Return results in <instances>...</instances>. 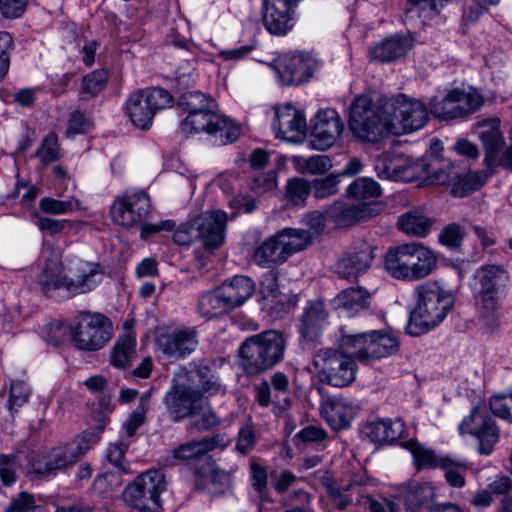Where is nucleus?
Here are the masks:
<instances>
[{
	"label": "nucleus",
	"instance_id": "1",
	"mask_svg": "<svg viewBox=\"0 0 512 512\" xmlns=\"http://www.w3.org/2000/svg\"><path fill=\"white\" fill-rule=\"evenodd\" d=\"M428 121L426 106L404 94L360 95L351 105L349 128L362 141L377 143L389 134L400 135L422 128Z\"/></svg>",
	"mask_w": 512,
	"mask_h": 512
},
{
	"label": "nucleus",
	"instance_id": "2",
	"mask_svg": "<svg viewBox=\"0 0 512 512\" xmlns=\"http://www.w3.org/2000/svg\"><path fill=\"white\" fill-rule=\"evenodd\" d=\"M340 349L350 357L338 355L331 348L317 352L314 365L319 369L317 379L320 384H351L356 376V363L372 362L396 355L400 349L398 338L386 330H371L357 334L342 333Z\"/></svg>",
	"mask_w": 512,
	"mask_h": 512
},
{
	"label": "nucleus",
	"instance_id": "3",
	"mask_svg": "<svg viewBox=\"0 0 512 512\" xmlns=\"http://www.w3.org/2000/svg\"><path fill=\"white\" fill-rule=\"evenodd\" d=\"M384 266L394 279L412 282L430 276L438 267V257L422 243L410 242L390 248Z\"/></svg>",
	"mask_w": 512,
	"mask_h": 512
},
{
	"label": "nucleus",
	"instance_id": "4",
	"mask_svg": "<svg viewBox=\"0 0 512 512\" xmlns=\"http://www.w3.org/2000/svg\"><path fill=\"white\" fill-rule=\"evenodd\" d=\"M417 304L410 313L407 334L421 336L437 326L453 307L452 294L433 282H425L415 289Z\"/></svg>",
	"mask_w": 512,
	"mask_h": 512
},
{
	"label": "nucleus",
	"instance_id": "5",
	"mask_svg": "<svg viewBox=\"0 0 512 512\" xmlns=\"http://www.w3.org/2000/svg\"><path fill=\"white\" fill-rule=\"evenodd\" d=\"M285 339L276 330L264 331L247 338L239 348L240 365L248 375L260 374L282 360Z\"/></svg>",
	"mask_w": 512,
	"mask_h": 512
},
{
	"label": "nucleus",
	"instance_id": "6",
	"mask_svg": "<svg viewBox=\"0 0 512 512\" xmlns=\"http://www.w3.org/2000/svg\"><path fill=\"white\" fill-rule=\"evenodd\" d=\"M63 269L56 271L41 270L38 284L41 291L49 295L58 289H65L72 294H82L91 291L99 282L100 270L95 263L79 261L64 275Z\"/></svg>",
	"mask_w": 512,
	"mask_h": 512
},
{
	"label": "nucleus",
	"instance_id": "7",
	"mask_svg": "<svg viewBox=\"0 0 512 512\" xmlns=\"http://www.w3.org/2000/svg\"><path fill=\"white\" fill-rule=\"evenodd\" d=\"M165 490V475L160 470H152L136 477L122 496L126 503L142 512H159L160 495Z\"/></svg>",
	"mask_w": 512,
	"mask_h": 512
},
{
	"label": "nucleus",
	"instance_id": "8",
	"mask_svg": "<svg viewBox=\"0 0 512 512\" xmlns=\"http://www.w3.org/2000/svg\"><path fill=\"white\" fill-rule=\"evenodd\" d=\"M75 346L85 351L103 348L112 338V323L101 313H81L71 328Z\"/></svg>",
	"mask_w": 512,
	"mask_h": 512
},
{
	"label": "nucleus",
	"instance_id": "9",
	"mask_svg": "<svg viewBox=\"0 0 512 512\" xmlns=\"http://www.w3.org/2000/svg\"><path fill=\"white\" fill-rule=\"evenodd\" d=\"M172 95L163 88H152L132 93L126 109L132 123L140 129H148L158 110L171 107Z\"/></svg>",
	"mask_w": 512,
	"mask_h": 512
},
{
	"label": "nucleus",
	"instance_id": "10",
	"mask_svg": "<svg viewBox=\"0 0 512 512\" xmlns=\"http://www.w3.org/2000/svg\"><path fill=\"white\" fill-rule=\"evenodd\" d=\"M180 131L185 135L206 132L219 134L228 142H234L240 135V128L232 120L214 110V106L189 113L181 121Z\"/></svg>",
	"mask_w": 512,
	"mask_h": 512
},
{
	"label": "nucleus",
	"instance_id": "11",
	"mask_svg": "<svg viewBox=\"0 0 512 512\" xmlns=\"http://www.w3.org/2000/svg\"><path fill=\"white\" fill-rule=\"evenodd\" d=\"M504 271L499 266L490 265L476 271L477 306L487 324H493L498 314L501 279Z\"/></svg>",
	"mask_w": 512,
	"mask_h": 512
},
{
	"label": "nucleus",
	"instance_id": "12",
	"mask_svg": "<svg viewBox=\"0 0 512 512\" xmlns=\"http://www.w3.org/2000/svg\"><path fill=\"white\" fill-rule=\"evenodd\" d=\"M151 201L144 191H126L118 196L110 209L112 221L123 227L141 224L150 214Z\"/></svg>",
	"mask_w": 512,
	"mask_h": 512
},
{
	"label": "nucleus",
	"instance_id": "13",
	"mask_svg": "<svg viewBox=\"0 0 512 512\" xmlns=\"http://www.w3.org/2000/svg\"><path fill=\"white\" fill-rule=\"evenodd\" d=\"M97 442V436L84 432L72 441L59 445L50 450L46 456L44 470L38 473H52L74 465Z\"/></svg>",
	"mask_w": 512,
	"mask_h": 512
},
{
	"label": "nucleus",
	"instance_id": "14",
	"mask_svg": "<svg viewBox=\"0 0 512 512\" xmlns=\"http://www.w3.org/2000/svg\"><path fill=\"white\" fill-rule=\"evenodd\" d=\"M463 433H469L479 441V452L489 455L499 439V431L495 422L488 415L486 404L476 405L470 415L460 425Z\"/></svg>",
	"mask_w": 512,
	"mask_h": 512
},
{
	"label": "nucleus",
	"instance_id": "15",
	"mask_svg": "<svg viewBox=\"0 0 512 512\" xmlns=\"http://www.w3.org/2000/svg\"><path fill=\"white\" fill-rule=\"evenodd\" d=\"M207 389L199 386H172L167 392L164 402L168 413L174 421H180L198 408Z\"/></svg>",
	"mask_w": 512,
	"mask_h": 512
},
{
	"label": "nucleus",
	"instance_id": "16",
	"mask_svg": "<svg viewBox=\"0 0 512 512\" xmlns=\"http://www.w3.org/2000/svg\"><path fill=\"white\" fill-rule=\"evenodd\" d=\"M343 129L344 124L336 110L319 111L312 120L311 147L320 151L327 150L340 137Z\"/></svg>",
	"mask_w": 512,
	"mask_h": 512
},
{
	"label": "nucleus",
	"instance_id": "17",
	"mask_svg": "<svg viewBox=\"0 0 512 512\" xmlns=\"http://www.w3.org/2000/svg\"><path fill=\"white\" fill-rule=\"evenodd\" d=\"M376 247L367 241L359 242L335 263V273L342 279H355L371 267Z\"/></svg>",
	"mask_w": 512,
	"mask_h": 512
},
{
	"label": "nucleus",
	"instance_id": "18",
	"mask_svg": "<svg viewBox=\"0 0 512 512\" xmlns=\"http://www.w3.org/2000/svg\"><path fill=\"white\" fill-rule=\"evenodd\" d=\"M301 0H265L263 24L274 35H285L294 26V14Z\"/></svg>",
	"mask_w": 512,
	"mask_h": 512
},
{
	"label": "nucleus",
	"instance_id": "19",
	"mask_svg": "<svg viewBox=\"0 0 512 512\" xmlns=\"http://www.w3.org/2000/svg\"><path fill=\"white\" fill-rule=\"evenodd\" d=\"M226 221L222 211H206L191 220L198 241L207 249H216L223 243Z\"/></svg>",
	"mask_w": 512,
	"mask_h": 512
},
{
	"label": "nucleus",
	"instance_id": "20",
	"mask_svg": "<svg viewBox=\"0 0 512 512\" xmlns=\"http://www.w3.org/2000/svg\"><path fill=\"white\" fill-rule=\"evenodd\" d=\"M379 211V204L374 201L348 204L339 200L325 209V215L338 226L349 227L359 221L376 216Z\"/></svg>",
	"mask_w": 512,
	"mask_h": 512
},
{
	"label": "nucleus",
	"instance_id": "21",
	"mask_svg": "<svg viewBox=\"0 0 512 512\" xmlns=\"http://www.w3.org/2000/svg\"><path fill=\"white\" fill-rule=\"evenodd\" d=\"M273 128L278 138L291 142L299 141L307 131L305 115L290 104L278 107Z\"/></svg>",
	"mask_w": 512,
	"mask_h": 512
},
{
	"label": "nucleus",
	"instance_id": "22",
	"mask_svg": "<svg viewBox=\"0 0 512 512\" xmlns=\"http://www.w3.org/2000/svg\"><path fill=\"white\" fill-rule=\"evenodd\" d=\"M358 412V406L341 396L328 397L321 405V415L335 431L350 426Z\"/></svg>",
	"mask_w": 512,
	"mask_h": 512
},
{
	"label": "nucleus",
	"instance_id": "23",
	"mask_svg": "<svg viewBox=\"0 0 512 512\" xmlns=\"http://www.w3.org/2000/svg\"><path fill=\"white\" fill-rule=\"evenodd\" d=\"M195 329H183L161 335L157 340L159 350L169 358L180 359L191 354L197 347Z\"/></svg>",
	"mask_w": 512,
	"mask_h": 512
},
{
	"label": "nucleus",
	"instance_id": "24",
	"mask_svg": "<svg viewBox=\"0 0 512 512\" xmlns=\"http://www.w3.org/2000/svg\"><path fill=\"white\" fill-rule=\"evenodd\" d=\"M329 313L321 300L309 301L299 318V332L306 341L315 342L328 322Z\"/></svg>",
	"mask_w": 512,
	"mask_h": 512
},
{
	"label": "nucleus",
	"instance_id": "25",
	"mask_svg": "<svg viewBox=\"0 0 512 512\" xmlns=\"http://www.w3.org/2000/svg\"><path fill=\"white\" fill-rule=\"evenodd\" d=\"M481 128L479 137L485 150L484 162L487 169H493L500 160L504 137L499 128V121L496 119L482 123Z\"/></svg>",
	"mask_w": 512,
	"mask_h": 512
},
{
	"label": "nucleus",
	"instance_id": "26",
	"mask_svg": "<svg viewBox=\"0 0 512 512\" xmlns=\"http://www.w3.org/2000/svg\"><path fill=\"white\" fill-rule=\"evenodd\" d=\"M277 70L285 85L302 83L312 74L310 64L302 54L286 55L278 63Z\"/></svg>",
	"mask_w": 512,
	"mask_h": 512
},
{
	"label": "nucleus",
	"instance_id": "27",
	"mask_svg": "<svg viewBox=\"0 0 512 512\" xmlns=\"http://www.w3.org/2000/svg\"><path fill=\"white\" fill-rule=\"evenodd\" d=\"M231 310L243 305L254 293L255 283L247 276L238 275L220 287Z\"/></svg>",
	"mask_w": 512,
	"mask_h": 512
},
{
	"label": "nucleus",
	"instance_id": "28",
	"mask_svg": "<svg viewBox=\"0 0 512 512\" xmlns=\"http://www.w3.org/2000/svg\"><path fill=\"white\" fill-rule=\"evenodd\" d=\"M254 258L257 263L267 267L282 264L288 259L287 252L282 245V240L278 232L263 241L256 248Z\"/></svg>",
	"mask_w": 512,
	"mask_h": 512
},
{
	"label": "nucleus",
	"instance_id": "29",
	"mask_svg": "<svg viewBox=\"0 0 512 512\" xmlns=\"http://www.w3.org/2000/svg\"><path fill=\"white\" fill-rule=\"evenodd\" d=\"M410 48L411 44L407 38L394 36L374 46L370 54L373 59L380 62H391L404 56Z\"/></svg>",
	"mask_w": 512,
	"mask_h": 512
},
{
	"label": "nucleus",
	"instance_id": "30",
	"mask_svg": "<svg viewBox=\"0 0 512 512\" xmlns=\"http://www.w3.org/2000/svg\"><path fill=\"white\" fill-rule=\"evenodd\" d=\"M370 297V292L363 287H349L335 297L334 305L348 314H354L368 307Z\"/></svg>",
	"mask_w": 512,
	"mask_h": 512
},
{
	"label": "nucleus",
	"instance_id": "31",
	"mask_svg": "<svg viewBox=\"0 0 512 512\" xmlns=\"http://www.w3.org/2000/svg\"><path fill=\"white\" fill-rule=\"evenodd\" d=\"M215 444L216 442L213 438L187 442L174 448L172 456L173 459L186 463L203 459V466H205L206 458H208L207 453L214 449Z\"/></svg>",
	"mask_w": 512,
	"mask_h": 512
},
{
	"label": "nucleus",
	"instance_id": "32",
	"mask_svg": "<svg viewBox=\"0 0 512 512\" xmlns=\"http://www.w3.org/2000/svg\"><path fill=\"white\" fill-rule=\"evenodd\" d=\"M433 225V220L421 210H412L398 219V226L407 235L425 237Z\"/></svg>",
	"mask_w": 512,
	"mask_h": 512
},
{
	"label": "nucleus",
	"instance_id": "33",
	"mask_svg": "<svg viewBox=\"0 0 512 512\" xmlns=\"http://www.w3.org/2000/svg\"><path fill=\"white\" fill-rule=\"evenodd\" d=\"M198 311L204 318L212 319L231 311V309L219 287L199 298Z\"/></svg>",
	"mask_w": 512,
	"mask_h": 512
},
{
	"label": "nucleus",
	"instance_id": "34",
	"mask_svg": "<svg viewBox=\"0 0 512 512\" xmlns=\"http://www.w3.org/2000/svg\"><path fill=\"white\" fill-rule=\"evenodd\" d=\"M491 174L492 171H470L461 175L456 173L451 193L457 197L467 196L480 189L487 182Z\"/></svg>",
	"mask_w": 512,
	"mask_h": 512
},
{
	"label": "nucleus",
	"instance_id": "35",
	"mask_svg": "<svg viewBox=\"0 0 512 512\" xmlns=\"http://www.w3.org/2000/svg\"><path fill=\"white\" fill-rule=\"evenodd\" d=\"M423 166L422 174L426 175L430 183L444 185L456 177L454 166L449 162H441L436 157L424 160Z\"/></svg>",
	"mask_w": 512,
	"mask_h": 512
},
{
	"label": "nucleus",
	"instance_id": "36",
	"mask_svg": "<svg viewBox=\"0 0 512 512\" xmlns=\"http://www.w3.org/2000/svg\"><path fill=\"white\" fill-rule=\"evenodd\" d=\"M234 471V469H231L230 471L223 470L215 465L211 458H206V465L201 468H195L194 474L196 477H202L205 474H209L211 483L215 486V492L223 493L231 487L232 474Z\"/></svg>",
	"mask_w": 512,
	"mask_h": 512
},
{
	"label": "nucleus",
	"instance_id": "37",
	"mask_svg": "<svg viewBox=\"0 0 512 512\" xmlns=\"http://www.w3.org/2000/svg\"><path fill=\"white\" fill-rule=\"evenodd\" d=\"M278 233L288 257L313 243L311 236L304 231V228H284Z\"/></svg>",
	"mask_w": 512,
	"mask_h": 512
},
{
	"label": "nucleus",
	"instance_id": "38",
	"mask_svg": "<svg viewBox=\"0 0 512 512\" xmlns=\"http://www.w3.org/2000/svg\"><path fill=\"white\" fill-rule=\"evenodd\" d=\"M291 161L294 168L302 174H324L332 167L331 159L327 155L293 156Z\"/></svg>",
	"mask_w": 512,
	"mask_h": 512
},
{
	"label": "nucleus",
	"instance_id": "39",
	"mask_svg": "<svg viewBox=\"0 0 512 512\" xmlns=\"http://www.w3.org/2000/svg\"><path fill=\"white\" fill-rule=\"evenodd\" d=\"M430 111L438 119L451 120L460 118L453 90H450L443 98L434 97L430 101Z\"/></svg>",
	"mask_w": 512,
	"mask_h": 512
},
{
	"label": "nucleus",
	"instance_id": "40",
	"mask_svg": "<svg viewBox=\"0 0 512 512\" xmlns=\"http://www.w3.org/2000/svg\"><path fill=\"white\" fill-rule=\"evenodd\" d=\"M424 159L410 161L401 157L395 159L394 181L412 182L422 175Z\"/></svg>",
	"mask_w": 512,
	"mask_h": 512
},
{
	"label": "nucleus",
	"instance_id": "41",
	"mask_svg": "<svg viewBox=\"0 0 512 512\" xmlns=\"http://www.w3.org/2000/svg\"><path fill=\"white\" fill-rule=\"evenodd\" d=\"M424 159L410 161L401 157L395 159L394 181L412 182L422 175Z\"/></svg>",
	"mask_w": 512,
	"mask_h": 512
},
{
	"label": "nucleus",
	"instance_id": "42",
	"mask_svg": "<svg viewBox=\"0 0 512 512\" xmlns=\"http://www.w3.org/2000/svg\"><path fill=\"white\" fill-rule=\"evenodd\" d=\"M136 341L133 337L125 335L120 337L113 349L112 364L118 368H126L135 356Z\"/></svg>",
	"mask_w": 512,
	"mask_h": 512
},
{
	"label": "nucleus",
	"instance_id": "43",
	"mask_svg": "<svg viewBox=\"0 0 512 512\" xmlns=\"http://www.w3.org/2000/svg\"><path fill=\"white\" fill-rule=\"evenodd\" d=\"M439 467L444 470L445 478L451 486L463 487L465 485V474L468 467L464 462L450 457H440Z\"/></svg>",
	"mask_w": 512,
	"mask_h": 512
},
{
	"label": "nucleus",
	"instance_id": "44",
	"mask_svg": "<svg viewBox=\"0 0 512 512\" xmlns=\"http://www.w3.org/2000/svg\"><path fill=\"white\" fill-rule=\"evenodd\" d=\"M460 117L476 112L484 103L483 97L476 90L464 91L452 89Z\"/></svg>",
	"mask_w": 512,
	"mask_h": 512
},
{
	"label": "nucleus",
	"instance_id": "45",
	"mask_svg": "<svg viewBox=\"0 0 512 512\" xmlns=\"http://www.w3.org/2000/svg\"><path fill=\"white\" fill-rule=\"evenodd\" d=\"M108 73L104 69L95 70L82 79L81 97L91 99L97 96L106 86Z\"/></svg>",
	"mask_w": 512,
	"mask_h": 512
},
{
	"label": "nucleus",
	"instance_id": "46",
	"mask_svg": "<svg viewBox=\"0 0 512 512\" xmlns=\"http://www.w3.org/2000/svg\"><path fill=\"white\" fill-rule=\"evenodd\" d=\"M22 468L21 454H0V479L6 486L14 484Z\"/></svg>",
	"mask_w": 512,
	"mask_h": 512
},
{
	"label": "nucleus",
	"instance_id": "47",
	"mask_svg": "<svg viewBox=\"0 0 512 512\" xmlns=\"http://www.w3.org/2000/svg\"><path fill=\"white\" fill-rule=\"evenodd\" d=\"M402 446L412 453L418 469L439 467L440 457L438 458L432 450L421 446L416 440L405 441Z\"/></svg>",
	"mask_w": 512,
	"mask_h": 512
},
{
	"label": "nucleus",
	"instance_id": "48",
	"mask_svg": "<svg viewBox=\"0 0 512 512\" xmlns=\"http://www.w3.org/2000/svg\"><path fill=\"white\" fill-rule=\"evenodd\" d=\"M311 193V184L308 180L295 177L289 179L285 186V198L293 205L303 204Z\"/></svg>",
	"mask_w": 512,
	"mask_h": 512
},
{
	"label": "nucleus",
	"instance_id": "49",
	"mask_svg": "<svg viewBox=\"0 0 512 512\" xmlns=\"http://www.w3.org/2000/svg\"><path fill=\"white\" fill-rule=\"evenodd\" d=\"M434 497V488L428 484H418L410 487L405 493V505L411 510H416L430 502Z\"/></svg>",
	"mask_w": 512,
	"mask_h": 512
},
{
	"label": "nucleus",
	"instance_id": "50",
	"mask_svg": "<svg viewBox=\"0 0 512 512\" xmlns=\"http://www.w3.org/2000/svg\"><path fill=\"white\" fill-rule=\"evenodd\" d=\"M35 155L45 166L57 161L61 157L58 136L55 132H50L46 135Z\"/></svg>",
	"mask_w": 512,
	"mask_h": 512
},
{
	"label": "nucleus",
	"instance_id": "51",
	"mask_svg": "<svg viewBox=\"0 0 512 512\" xmlns=\"http://www.w3.org/2000/svg\"><path fill=\"white\" fill-rule=\"evenodd\" d=\"M347 193L350 197L355 199H366L379 196L381 190L375 180L363 177L353 181L349 185Z\"/></svg>",
	"mask_w": 512,
	"mask_h": 512
},
{
	"label": "nucleus",
	"instance_id": "52",
	"mask_svg": "<svg viewBox=\"0 0 512 512\" xmlns=\"http://www.w3.org/2000/svg\"><path fill=\"white\" fill-rule=\"evenodd\" d=\"M39 208L42 212L48 214H66L78 210L80 208V202L74 198L68 200H57L45 197L40 200Z\"/></svg>",
	"mask_w": 512,
	"mask_h": 512
},
{
	"label": "nucleus",
	"instance_id": "53",
	"mask_svg": "<svg viewBox=\"0 0 512 512\" xmlns=\"http://www.w3.org/2000/svg\"><path fill=\"white\" fill-rule=\"evenodd\" d=\"M178 105L188 114L210 106H215L211 98L199 91L183 93L178 99Z\"/></svg>",
	"mask_w": 512,
	"mask_h": 512
},
{
	"label": "nucleus",
	"instance_id": "54",
	"mask_svg": "<svg viewBox=\"0 0 512 512\" xmlns=\"http://www.w3.org/2000/svg\"><path fill=\"white\" fill-rule=\"evenodd\" d=\"M190 417V425L197 430H208L219 425V418L210 408H204L203 402L201 408L194 411Z\"/></svg>",
	"mask_w": 512,
	"mask_h": 512
},
{
	"label": "nucleus",
	"instance_id": "55",
	"mask_svg": "<svg viewBox=\"0 0 512 512\" xmlns=\"http://www.w3.org/2000/svg\"><path fill=\"white\" fill-rule=\"evenodd\" d=\"M150 391L144 393L140 397L138 408L129 416L127 421L124 423V429L128 436H133L136 430L144 423L145 413L147 411V402L150 397Z\"/></svg>",
	"mask_w": 512,
	"mask_h": 512
},
{
	"label": "nucleus",
	"instance_id": "56",
	"mask_svg": "<svg viewBox=\"0 0 512 512\" xmlns=\"http://www.w3.org/2000/svg\"><path fill=\"white\" fill-rule=\"evenodd\" d=\"M311 184V191L317 199H324L338 192V179L334 175H328L322 179H315Z\"/></svg>",
	"mask_w": 512,
	"mask_h": 512
},
{
	"label": "nucleus",
	"instance_id": "57",
	"mask_svg": "<svg viewBox=\"0 0 512 512\" xmlns=\"http://www.w3.org/2000/svg\"><path fill=\"white\" fill-rule=\"evenodd\" d=\"M490 409L495 416L512 421V392L492 396Z\"/></svg>",
	"mask_w": 512,
	"mask_h": 512
},
{
	"label": "nucleus",
	"instance_id": "58",
	"mask_svg": "<svg viewBox=\"0 0 512 512\" xmlns=\"http://www.w3.org/2000/svg\"><path fill=\"white\" fill-rule=\"evenodd\" d=\"M210 369L207 366L197 367L195 370L189 372L182 368L174 379V384H185L186 381H198L201 384H215L210 376Z\"/></svg>",
	"mask_w": 512,
	"mask_h": 512
},
{
	"label": "nucleus",
	"instance_id": "59",
	"mask_svg": "<svg viewBox=\"0 0 512 512\" xmlns=\"http://www.w3.org/2000/svg\"><path fill=\"white\" fill-rule=\"evenodd\" d=\"M302 223L307 227L304 231L308 232L311 240L314 241L325 229V215L320 211L309 212L303 217Z\"/></svg>",
	"mask_w": 512,
	"mask_h": 512
},
{
	"label": "nucleus",
	"instance_id": "60",
	"mask_svg": "<svg viewBox=\"0 0 512 512\" xmlns=\"http://www.w3.org/2000/svg\"><path fill=\"white\" fill-rule=\"evenodd\" d=\"M127 445L124 443L112 444L108 450L107 458L111 464H113L120 473L129 474L130 469L127 462L124 459Z\"/></svg>",
	"mask_w": 512,
	"mask_h": 512
},
{
	"label": "nucleus",
	"instance_id": "61",
	"mask_svg": "<svg viewBox=\"0 0 512 512\" xmlns=\"http://www.w3.org/2000/svg\"><path fill=\"white\" fill-rule=\"evenodd\" d=\"M255 444V429L252 424H246L239 430L236 449L242 455H246L254 448Z\"/></svg>",
	"mask_w": 512,
	"mask_h": 512
},
{
	"label": "nucleus",
	"instance_id": "62",
	"mask_svg": "<svg viewBox=\"0 0 512 512\" xmlns=\"http://www.w3.org/2000/svg\"><path fill=\"white\" fill-rule=\"evenodd\" d=\"M29 0H0V14L6 19L21 17L26 11Z\"/></svg>",
	"mask_w": 512,
	"mask_h": 512
},
{
	"label": "nucleus",
	"instance_id": "63",
	"mask_svg": "<svg viewBox=\"0 0 512 512\" xmlns=\"http://www.w3.org/2000/svg\"><path fill=\"white\" fill-rule=\"evenodd\" d=\"M42 269L41 270H50L56 271L58 269H63L62 265V255L60 250L48 245L44 246L42 253Z\"/></svg>",
	"mask_w": 512,
	"mask_h": 512
},
{
	"label": "nucleus",
	"instance_id": "64",
	"mask_svg": "<svg viewBox=\"0 0 512 512\" xmlns=\"http://www.w3.org/2000/svg\"><path fill=\"white\" fill-rule=\"evenodd\" d=\"M463 238V232L458 224L452 223L447 225L439 235V241L450 248L460 246Z\"/></svg>",
	"mask_w": 512,
	"mask_h": 512
}]
</instances>
